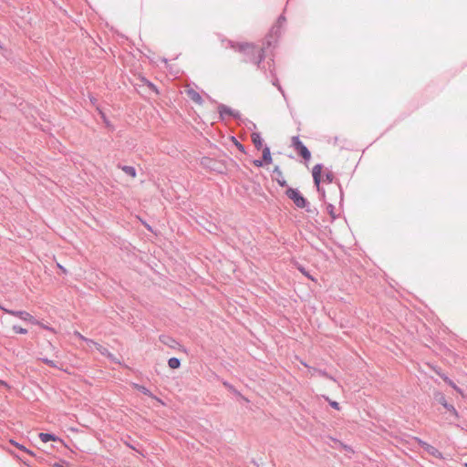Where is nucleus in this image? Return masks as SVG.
I'll use <instances>...</instances> for the list:
<instances>
[{"mask_svg": "<svg viewBox=\"0 0 467 467\" xmlns=\"http://www.w3.org/2000/svg\"><path fill=\"white\" fill-rule=\"evenodd\" d=\"M4 311L9 315H12L14 317L20 318L21 320L30 322L34 325L39 326L40 327H42L44 329L49 330L51 332H55V330L52 327L39 322L30 313H28L26 311H14V310H10V309H4Z\"/></svg>", "mask_w": 467, "mask_h": 467, "instance_id": "f257e3e1", "label": "nucleus"}, {"mask_svg": "<svg viewBox=\"0 0 467 467\" xmlns=\"http://www.w3.org/2000/svg\"><path fill=\"white\" fill-rule=\"evenodd\" d=\"M263 160H264V162L266 164L272 163L273 160H272L270 149L268 147H265L263 149Z\"/></svg>", "mask_w": 467, "mask_h": 467, "instance_id": "9d476101", "label": "nucleus"}, {"mask_svg": "<svg viewBox=\"0 0 467 467\" xmlns=\"http://www.w3.org/2000/svg\"><path fill=\"white\" fill-rule=\"evenodd\" d=\"M465 467H467V463H465Z\"/></svg>", "mask_w": 467, "mask_h": 467, "instance_id": "bb28decb", "label": "nucleus"}, {"mask_svg": "<svg viewBox=\"0 0 467 467\" xmlns=\"http://www.w3.org/2000/svg\"><path fill=\"white\" fill-rule=\"evenodd\" d=\"M323 167L321 164H317L313 167L312 170V175L314 179L315 185L317 186V190L320 189V182H321V173H322Z\"/></svg>", "mask_w": 467, "mask_h": 467, "instance_id": "39448f33", "label": "nucleus"}, {"mask_svg": "<svg viewBox=\"0 0 467 467\" xmlns=\"http://www.w3.org/2000/svg\"><path fill=\"white\" fill-rule=\"evenodd\" d=\"M13 331L16 334H26L27 333V330L26 328H23L19 326H14Z\"/></svg>", "mask_w": 467, "mask_h": 467, "instance_id": "2eb2a0df", "label": "nucleus"}, {"mask_svg": "<svg viewBox=\"0 0 467 467\" xmlns=\"http://www.w3.org/2000/svg\"><path fill=\"white\" fill-rule=\"evenodd\" d=\"M185 93L187 97L192 100L194 103L198 105L202 104V96L192 88L186 86L185 87Z\"/></svg>", "mask_w": 467, "mask_h": 467, "instance_id": "20e7f679", "label": "nucleus"}, {"mask_svg": "<svg viewBox=\"0 0 467 467\" xmlns=\"http://www.w3.org/2000/svg\"><path fill=\"white\" fill-rule=\"evenodd\" d=\"M0 309H2L4 311V309H5V307H3L2 306H0Z\"/></svg>", "mask_w": 467, "mask_h": 467, "instance_id": "a878e982", "label": "nucleus"}, {"mask_svg": "<svg viewBox=\"0 0 467 467\" xmlns=\"http://www.w3.org/2000/svg\"><path fill=\"white\" fill-rule=\"evenodd\" d=\"M87 345L88 348L94 347L103 356L111 357V354L105 347L101 346L100 344H99L91 339L87 340Z\"/></svg>", "mask_w": 467, "mask_h": 467, "instance_id": "423d86ee", "label": "nucleus"}, {"mask_svg": "<svg viewBox=\"0 0 467 467\" xmlns=\"http://www.w3.org/2000/svg\"><path fill=\"white\" fill-rule=\"evenodd\" d=\"M292 145L304 160L308 161L311 158L310 151L302 143L298 137L295 136L292 138Z\"/></svg>", "mask_w": 467, "mask_h": 467, "instance_id": "7ed1b4c3", "label": "nucleus"}, {"mask_svg": "<svg viewBox=\"0 0 467 467\" xmlns=\"http://www.w3.org/2000/svg\"><path fill=\"white\" fill-rule=\"evenodd\" d=\"M39 439L41 440V441L43 442H47V441H56L58 440V438L53 434H49V433H45V432H41L39 433Z\"/></svg>", "mask_w": 467, "mask_h": 467, "instance_id": "1a4fd4ad", "label": "nucleus"}, {"mask_svg": "<svg viewBox=\"0 0 467 467\" xmlns=\"http://www.w3.org/2000/svg\"><path fill=\"white\" fill-rule=\"evenodd\" d=\"M441 404L446 408L448 409L449 410H454V408L452 406H449L445 400V399L443 398L441 400Z\"/></svg>", "mask_w": 467, "mask_h": 467, "instance_id": "6ab92c4d", "label": "nucleus"}, {"mask_svg": "<svg viewBox=\"0 0 467 467\" xmlns=\"http://www.w3.org/2000/svg\"><path fill=\"white\" fill-rule=\"evenodd\" d=\"M330 405L332 408H334L337 410H340L339 404L337 401H330Z\"/></svg>", "mask_w": 467, "mask_h": 467, "instance_id": "aec40b11", "label": "nucleus"}, {"mask_svg": "<svg viewBox=\"0 0 467 467\" xmlns=\"http://www.w3.org/2000/svg\"><path fill=\"white\" fill-rule=\"evenodd\" d=\"M44 363H46L47 365L50 366V367H54L56 368L57 365L55 364V362L53 360H50V359H47V358H44L42 359Z\"/></svg>", "mask_w": 467, "mask_h": 467, "instance_id": "a211bd4d", "label": "nucleus"}, {"mask_svg": "<svg viewBox=\"0 0 467 467\" xmlns=\"http://www.w3.org/2000/svg\"><path fill=\"white\" fill-rule=\"evenodd\" d=\"M168 365L171 368H178L181 365L180 360L177 358H171L168 360Z\"/></svg>", "mask_w": 467, "mask_h": 467, "instance_id": "4468645a", "label": "nucleus"}, {"mask_svg": "<svg viewBox=\"0 0 467 467\" xmlns=\"http://www.w3.org/2000/svg\"><path fill=\"white\" fill-rule=\"evenodd\" d=\"M135 389H138L139 391L142 392L143 394L152 398L153 400H155L156 401H158L159 403L161 404H163L162 400H160L159 398H157L156 396H154L148 389H146L145 387L143 386H140V385H138V384H135Z\"/></svg>", "mask_w": 467, "mask_h": 467, "instance_id": "0eeeda50", "label": "nucleus"}, {"mask_svg": "<svg viewBox=\"0 0 467 467\" xmlns=\"http://www.w3.org/2000/svg\"><path fill=\"white\" fill-rule=\"evenodd\" d=\"M448 383L453 388L455 389L456 390L460 391V389L457 388V386L451 381V380H448Z\"/></svg>", "mask_w": 467, "mask_h": 467, "instance_id": "5701e85b", "label": "nucleus"}, {"mask_svg": "<svg viewBox=\"0 0 467 467\" xmlns=\"http://www.w3.org/2000/svg\"><path fill=\"white\" fill-rule=\"evenodd\" d=\"M238 148H239L240 150H244V148H243V146H242L241 144H239V145H238Z\"/></svg>", "mask_w": 467, "mask_h": 467, "instance_id": "393cba45", "label": "nucleus"}, {"mask_svg": "<svg viewBox=\"0 0 467 467\" xmlns=\"http://www.w3.org/2000/svg\"><path fill=\"white\" fill-rule=\"evenodd\" d=\"M0 384L8 389H10V386L4 380H0Z\"/></svg>", "mask_w": 467, "mask_h": 467, "instance_id": "b1692460", "label": "nucleus"}, {"mask_svg": "<svg viewBox=\"0 0 467 467\" xmlns=\"http://www.w3.org/2000/svg\"><path fill=\"white\" fill-rule=\"evenodd\" d=\"M251 140L257 150H261L263 148L264 140L259 133H252Z\"/></svg>", "mask_w": 467, "mask_h": 467, "instance_id": "6e6552de", "label": "nucleus"}, {"mask_svg": "<svg viewBox=\"0 0 467 467\" xmlns=\"http://www.w3.org/2000/svg\"><path fill=\"white\" fill-rule=\"evenodd\" d=\"M274 172L277 174V182L281 185V186H285L286 182L285 181V179L283 178V175H282V171H280V169L278 167H275L274 169Z\"/></svg>", "mask_w": 467, "mask_h": 467, "instance_id": "f8f14e48", "label": "nucleus"}, {"mask_svg": "<svg viewBox=\"0 0 467 467\" xmlns=\"http://www.w3.org/2000/svg\"><path fill=\"white\" fill-rule=\"evenodd\" d=\"M254 47L250 44H245V45H241L240 46V50H243V49H250V48H253Z\"/></svg>", "mask_w": 467, "mask_h": 467, "instance_id": "412c9836", "label": "nucleus"}, {"mask_svg": "<svg viewBox=\"0 0 467 467\" xmlns=\"http://www.w3.org/2000/svg\"><path fill=\"white\" fill-rule=\"evenodd\" d=\"M254 164L256 167H262V166H263V164H264V160H263V161L255 160V161H254Z\"/></svg>", "mask_w": 467, "mask_h": 467, "instance_id": "4be33fe9", "label": "nucleus"}, {"mask_svg": "<svg viewBox=\"0 0 467 467\" xmlns=\"http://www.w3.org/2000/svg\"><path fill=\"white\" fill-rule=\"evenodd\" d=\"M423 444L426 446L427 450H428L431 454H433V455H435V456H437V454H440V453H439V451H438L435 448H433L432 446H430V445H428V444H426V443H423Z\"/></svg>", "mask_w": 467, "mask_h": 467, "instance_id": "dca6fc26", "label": "nucleus"}, {"mask_svg": "<svg viewBox=\"0 0 467 467\" xmlns=\"http://www.w3.org/2000/svg\"><path fill=\"white\" fill-rule=\"evenodd\" d=\"M74 336L77 337L78 338H79L80 340L86 342V343H87V340H89L88 338H87L84 336H82L78 331H75L74 332Z\"/></svg>", "mask_w": 467, "mask_h": 467, "instance_id": "f3484780", "label": "nucleus"}, {"mask_svg": "<svg viewBox=\"0 0 467 467\" xmlns=\"http://www.w3.org/2000/svg\"><path fill=\"white\" fill-rule=\"evenodd\" d=\"M121 170L123 172H125L127 175L130 176L131 178H135L137 176L136 170L132 166H122Z\"/></svg>", "mask_w": 467, "mask_h": 467, "instance_id": "9b49d317", "label": "nucleus"}, {"mask_svg": "<svg viewBox=\"0 0 467 467\" xmlns=\"http://www.w3.org/2000/svg\"><path fill=\"white\" fill-rule=\"evenodd\" d=\"M9 442L11 444H13L14 446H16V448H18L19 450L28 453L29 455H34V452L32 451L26 449L25 446H23L22 444L17 443L14 440H10Z\"/></svg>", "mask_w": 467, "mask_h": 467, "instance_id": "ddd939ff", "label": "nucleus"}, {"mask_svg": "<svg viewBox=\"0 0 467 467\" xmlns=\"http://www.w3.org/2000/svg\"><path fill=\"white\" fill-rule=\"evenodd\" d=\"M285 194L298 208L306 207V200L296 189L288 188L285 192Z\"/></svg>", "mask_w": 467, "mask_h": 467, "instance_id": "f03ea898", "label": "nucleus"}]
</instances>
